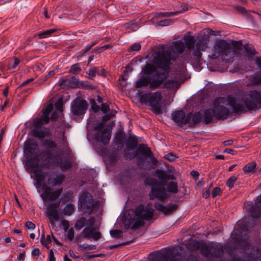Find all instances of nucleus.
<instances>
[{
    "instance_id": "4468645a",
    "label": "nucleus",
    "mask_w": 261,
    "mask_h": 261,
    "mask_svg": "<svg viewBox=\"0 0 261 261\" xmlns=\"http://www.w3.org/2000/svg\"><path fill=\"white\" fill-rule=\"evenodd\" d=\"M246 209L254 219L258 218L261 214V195L257 197L255 204L251 202H245Z\"/></svg>"
},
{
    "instance_id": "5701e85b",
    "label": "nucleus",
    "mask_w": 261,
    "mask_h": 261,
    "mask_svg": "<svg viewBox=\"0 0 261 261\" xmlns=\"http://www.w3.org/2000/svg\"><path fill=\"white\" fill-rule=\"evenodd\" d=\"M203 114V122L205 124H209L212 122L215 117V113L213 108L207 109L204 111Z\"/></svg>"
},
{
    "instance_id": "680f3d73",
    "label": "nucleus",
    "mask_w": 261,
    "mask_h": 261,
    "mask_svg": "<svg viewBox=\"0 0 261 261\" xmlns=\"http://www.w3.org/2000/svg\"><path fill=\"white\" fill-rule=\"evenodd\" d=\"M100 109L103 113H106L109 110V107L105 103H102Z\"/></svg>"
},
{
    "instance_id": "c9c22d12",
    "label": "nucleus",
    "mask_w": 261,
    "mask_h": 261,
    "mask_svg": "<svg viewBox=\"0 0 261 261\" xmlns=\"http://www.w3.org/2000/svg\"><path fill=\"white\" fill-rule=\"evenodd\" d=\"M40 242L42 245L45 246L47 249L49 248L48 244L51 242V238L49 235H47L46 237H45L44 233L41 235Z\"/></svg>"
},
{
    "instance_id": "bb28decb",
    "label": "nucleus",
    "mask_w": 261,
    "mask_h": 261,
    "mask_svg": "<svg viewBox=\"0 0 261 261\" xmlns=\"http://www.w3.org/2000/svg\"><path fill=\"white\" fill-rule=\"evenodd\" d=\"M35 126L33 130V135L39 139H43L47 136L48 129L46 128H41L40 126Z\"/></svg>"
},
{
    "instance_id": "de8ad7c7",
    "label": "nucleus",
    "mask_w": 261,
    "mask_h": 261,
    "mask_svg": "<svg viewBox=\"0 0 261 261\" xmlns=\"http://www.w3.org/2000/svg\"><path fill=\"white\" fill-rule=\"evenodd\" d=\"M180 12H161L159 13L160 16L165 17V16H171L176 15L179 14Z\"/></svg>"
},
{
    "instance_id": "ddd939ff",
    "label": "nucleus",
    "mask_w": 261,
    "mask_h": 261,
    "mask_svg": "<svg viewBox=\"0 0 261 261\" xmlns=\"http://www.w3.org/2000/svg\"><path fill=\"white\" fill-rule=\"evenodd\" d=\"M94 218L90 217L89 219L88 224L83 229V238L90 239L97 241L101 238V233L97 231L96 228L93 227Z\"/></svg>"
},
{
    "instance_id": "39448f33",
    "label": "nucleus",
    "mask_w": 261,
    "mask_h": 261,
    "mask_svg": "<svg viewBox=\"0 0 261 261\" xmlns=\"http://www.w3.org/2000/svg\"><path fill=\"white\" fill-rule=\"evenodd\" d=\"M153 213L151 209L140 204L136 208V211L129 210L123 214L122 220L125 228L136 230L144 225V220H149L153 217Z\"/></svg>"
},
{
    "instance_id": "49530a36",
    "label": "nucleus",
    "mask_w": 261,
    "mask_h": 261,
    "mask_svg": "<svg viewBox=\"0 0 261 261\" xmlns=\"http://www.w3.org/2000/svg\"><path fill=\"white\" fill-rule=\"evenodd\" d=\"M164 158L170 162H174L177 159V157L173 153L171 152L166 154Z\"/></svg>"
},
{
    "instance_id": "4d7b16f0",
    "label": "nucleus",
    "mask_w": 261,
    "mask_h": 261,
    "mask_svg": "<svg viewBox=\"0 0 261 261\" xmlns=\"http://www.w3.org/2000/svg\"><path fill=\"white\" fill-rule=\"evenodd\" d=\"M220 192H221L220 188L215 187L212 191V197L213 198L217 197L218 195H219Z\"/></svg>"
},
{
    "instance_id": "0e129e2a",
    "label": "nucleus",
    "mask_w": 261,
    "mask_h": 261,
    "mask_svg": "<svg viewBox=\"0 0 261 261\" xmlns=\"http://www.w3.org/2000/svg\"><path fill=\"white\" fill-rule=\"evenodd\" d=\"M19 63L20 60L17 58H15L10 68L12 69H15L19 65Z\"/></svg>"
},
{
    "instance_id": "1a4fd4ad",
    "label": "nucleus",
    "mask_w": 261,
    "mask_h": 261,
    "mask_svg": "<svg viewBox=\"0 0 261 261\" xmlns=\"http://www.w3.org/2000/svg\"><path fill=\"white\" fill-rule=\"evenodd\" d=\"M113 114H106L101 118V121L95 126L96 130L95 139L96 140L102 143L103 144H107L109 143L111 137V130L109 127H105L104 123L107 121L110 120Z\"/></svg>"
},
{
    "instance_id": "20e7f679",
    "label": "nucleus",
    "mask_w": 261,
    "mask_h": 261,
    "mask_svg": "<svg viewBox=\"0 0 261 261\" xmlns=\"http://www.w3.org/2000/svg\"><path fill=\"white\" fill-rule=\"evenodd\" d=\"M141 72L146 75L142 76L139 80L136 82L135 87L136 88L148 85L149 86L151 89L158 88L169 76L168 71L163 70L160 72L156 70L153 65L148 63L142 69Z\"/></svg>"
},
{
    "instance_id": "2eb2a0df",
    "label": "nucleus",
    "mask_w": 261,
    "mask_h": 261,
    "mask_svg": "<svg viewBox=\"0 0 261 261\" xmlns=\"http://www.w3.org/2000/svg\"><path fill=\"white\" fill-rule=\"evenodd\" d=\"M88 104L85 100L76 99L71 103V111L74 115L84 114L88 108Z\"/></svg>"
},
{
    "instance_id": "4be33fe9",
    "label": "nucleus",
    "mask_w": 261,
    "mask_h": 261,
    "mask_svg": "<svg viewBox=\"0 0 261 261\" xmlns=\"http://www.w3.org/2000/svg\"><path fill=\"white\" fill-rule=\"evenodd\" d=\"M126 135L123 128L120 125V127L116 133H115V145L117 146L118 149L121 148L124 144Z\"/></svg>"
},
{
    "instance_id": "37998d69",
    "label": "nucleus",
    "mask_w": 261,
    "mask_h": 261,
    "mask_svg": "<svg viewBox=\"0 0 261 261\" xmlns=\"http://www.w3.org/2000/svg\"><path fill=\"white\" fill-rule=\"evenodd\" d=\"M173 22V20L171 19H164L159 21L156 23V24L159 26L165 27L172 24Z\"/></svg>"
},
{
    "instance_id": "3c124183",
    "label": "nucleus",
    "mask_w": 261,
    "mask_h": 261,
    "mask_svg": "<svg viewBox=\"0 0 261 261\" xmlns=\"http://www.w3.org/2000/svg\"><path fill=\"white\" fill-rule=\"evenodd\" d=\"M130 48L131 51H138L141 49V45L140 43H135L133 44Z\"/></svg>"
},
{
    "instance_id": "f03ea898",
    "label": "nucleus",
    "mask_w": 261,
    "mask_h": 261,
    "mask_svg": "<svg viewBox=\"0 0 261 261\" xmlns=\"http://www.w3.org/2000/svg\"><path fill=\"white\" fill-rule=\"evenodd\" d=\"M174 168L171 167L169 171L162 169H157L155 170L154 175L160 180L158 182L152 177L146 178L144 181L146 185L149 186L151 191L149 194V198L151 200L156 199L161 201H163L167 199L168 195L166 192L164 184H166L169 180H172L167 185V190L169 193L176 194L178 191L177 184L173 181L176 179L173 174L170 172L173 171Z\"/></svg>"
},
{
    "instance_id": "e433bc0d",
    "label": "nucleus",
    "mask_w": 261,
    "mask_h": 261,
    "mask_svg": "<svg viewBox=\"0 0 261 261\" xmlns=\"http://www.w3.org/2000/svg\"><path fill=\"white\" fill-rule=\"evenodd\" d=\"M256 164L254 162H251L246 164L243 168L245 173H249L252 172L255 168Z\"/></svg>"
},
{
    "instance_id": "2f4dec72",
    "label": "nucleus",
    "mask_w": 261,
    "mask_h": 261,
    "mask_svg": "<svg viewBox=\"0 0 261 261\" xmlns=\"http://www.w3.org/2000/svg\"><path fill=\"white\" fill-rule=\"evenodd\" d=\"M49 120L48 115L43 114L40 118H37L34 122V125L36 126H41L43 123L47 124Z\"/></svg>"
},
{
    "instance_id": "603ef678",
    "label": "nucleus",
    "mask_w": 261,
    "mask_h": 261,
    "mask_svg": "<svg viewBox=\"0 0 261 261\" xmlns=\"http://www.w3.org/2000/svg\"><path fill=\"white\" fill-rule=\"evenodd\" d=\"M91 103L92 105L91 109L93 110V111L94 112H97L99 111V110H100V107L96 103L95 100L94 99H91Z\"/></svg>"
},
{
    "instance_id": "473e14b6",
    "label": "nucleus",
    "mask_w": 261,
    "mask_h": 261,
    "mask_svg": "<svg viewBox=\"0 0 261 261\" xmlns=\"http://www.w3.org/2000/svg\"><path fill=\"white\" fill-rule=\"evenodd\" d=\"M138 152L136 149L126 148L124 153V156L126 160H131L137 156Z\"/></svg>"
},
{
    "instance_id": "393cba45",
    "label": "nucleus",
    "mask_w": 261,
    "mask_h": 261,
    "mask_svg": "<svg viewBox=\"0 0 261 261\" xmlns=\"http://www.w3.org/2000/svg\"><path fill=\"white\" fill-rule=\"evenodd\" d=\"M47 215L55 221L59 220V212L56 208V206L54 204L50 203L48 205Z\"/></svg>"
},
{
    "instance_id": "9d476101",
    "label": "nucleus",
    "mask_w": 261,
    "mask_h": 261,
    "mask_svg": "<svg viewBox=\"0 0 261 261\" xmlns=\"http://www.w3.org/2000/svg\"><path fill=\"white\" fill-rule=\"evenodd\" d=\"M224 254L223 246L219 244L201 243V254L205 257L220 258Z\"/></svg>"
},
{
    "instance_id": "338daca9",
    "label": "nucleus",
    "mask_w": 261,
    "mask_h": 261,
    "mask_svg": "<svg viewBox=\"0 0 261 261\" xmlns=\"http://www.w3.org/2000/svg\"><path fill=\"white\" fill-rule=\"evenodd\" d=\"M83 247L84 249L89 250H93L96 248V246L95 245H88V244H84L83 245Z\"/></svg>"
},
{
    "instance_id": "c03bdc74",
    "label": "nucleus",
    "mask_w": 261,
    "mask_h": 261,
    "mask_svg": "<svg viewBox=\"0 0 261 261\" xmlns=\"http://www.w3.org/2000/svg\"><path fill=\"white\" fill-rule=\"evenodd\" d=\"M237 180V177L234 176H232L229 177L226 181V185L230 189H231L234 185V183Z\"/></svg>"
},
{
    "instance_id": "b1692460",
    "label": "nucleus",
    "mask_w": 261,
    "mask_h": 261,
    "mask_svg": "<svg viewBox=\"0 0 261 261\" xmlns=\"http://www.w3.org/2000/svg\"><path fill=\"white\" fill-rule=\"evenodd\" d=\"M53 163L55 165H61L62 170L69 169L71 167V164L69 161H63V158L59 155H55L53 158Z\"/></svg>"
},
{
    "instance_id": "13d9d810",
    "label": "nucleus",
    "mask_w": 261,
    "mask_h": 261,
    "mask_svg": "<svg viewBox=\"0 0 261 261\" xmlns=\"http://www.w3.org/2000/svg\"><path fill=\"white\" fill-rule=\"evenodd\" d=\"M74 232L73 228L69 229L67 233V238L70 241H72L74 239Z\"/></svg>"
},
{
    "instance_id": "58836bf2",
    "label": "nucleus",
    "mask_w": 261,
    "mask_h": 261,
    "mask_svg": "<svg viewBox=\"0 0 261 261\" xmlns=\"http://www.w3.org/2000/svg\"><path fill=\"white\" fill-rule=\"evenodd\" d=\"M82 68L80 67L79 63L72 65L69 70V72L74 74H78L81 73Z\"/></svg>"
},
{
    "instance_id": "c756f323",
    "label": "nucleus",
    "mask_w": 261,
    "mask_h": 261,
    "mask_svg": "<svg viewBox=\"0 0 261 261\" xmlns=\"http://www.w3.org/2000/svg\"><path fill=\"white\" fill-rule=\"evenodd\" d=\"M243 49L248 57H252L257 54L254 46L252 44L246 43L243 45Z\"/></svg>"
},
{
    "instance_id": "7c9ffc66",
    "label": "nucleus",
    "mask_w": 261,
    "mask_h": 261,
    "mask_svg": "<svg viewBox=\"0 0 261 261\" xmlns=\"http://www.w3.org/2000/svg\"><path fill=\"white\" fill-rule=\"evenodd\" d=\"M187 247L189 249L192 251L200 249L201 251V243L200 244L198 241L191 239L188 242Z\"/></svg>"
},
{
    "instance_id": "a878e982",
    "label": "nucleus",
    "mask_w": 261,
    "mask_h": 261,
    "mask_svg": "<svg viewBox=\"0 0 261 261\" xmlns=\"http://www.w3.org/2000/svg\"><path fill=\"white\" fill-rule=\"evenodd\" d=\"M27 158V160L25 162V165L27 167L38 170L37 168L39 166V161L38 155Z\"/></svg>"
},
{
    "instance_id": "f3484780",
    "label": "nucleus",
    "mask_w": 261,
    "mask_h": 261,
    "mask_svg": "<svg viewBox=\"0 0 261 261\" xmlns=\"http://www.w3.org/2000/svg\"><path fill=\"white\" fill-rule=\"evenodd\" d=\"M103 160L106 168L109 171H113L114 169V150L111 147L106 150L102 155Z\"/></svg>"
},
{
    "instance_id": "4c0bfd02",
    "label": "nucleus",
    "mask_w": 261,
    "mask_h": 261,
    "mask_svg": "<svg viewBox=\"0 0 261 261\" xmlns=\"http://www.w3.org/2000/svg\"><path fill=\"white\" fill-rule=\"evenodd\" d=\"M86 222V219L85 217H82L78 220L74 225L76 230H81L85 226Z\"/></svg>"
},
{
    "instance_id": "052dcab7",
    "label": "nucleus",
    "mask_w": 261,
    "mask_h": 261,
    "mask_svg": "<svg viewBox=\"0 0 261 261\" xmlns=\"http://www.w3.org/2000/svg\"><path fill=\"white\" fill-rule=\"evenodd\" d=\"M10 105V102L9 99H7L4 103L0 106V111H3L5 108Z\"/></svg>"
},
{
    "instance_id": "e2e57ef3",
    "label": "nucleus",
    "mask_w": 261,
    "mask_h": 261,
    "mask_svg": "<svg viewBox=\"0 0 261 261\" xmlns=\"http://www.w3.org/2000/svg\"><path fill=\"white\" fill-rule=\"evenodd\" d=\"M72 197V194L70 192H67L64 195V199L65 201H69Z\"/></svg>"
},
{
    "instance_id": "5fc2aeb1",
    "label": "nucleus",
    "mask_w": 261,
    "mask_h": 261,
    "mask_svg": "<svg viewBox=\"0 0 261 261\" xmlns=\"http://www.w3.org/2000/svg\"><path fill=\"white\" fill-rule=\"evenodd\" d=\"M234 9H235L237 11L242 14H245L246 13V9L242 6H233Z\"/></svg>"
},
{
    "instance_id": "79ce46f5",
    "label": "nucleus",
    "mask_w": 261,
    "mask_h": 261,
    "mask_svg": "<svg viewBox=\"0 0 261 261\" xmlns=\"http://www.w3.org/2000/svg\"><path fill=\"white\" fill-rule=\"evenodd\" d=\"M261 84V74L255 75L252 77L251 85L257 86Z\"/></svg>"
},
{
    "instance_id": "cd10ccee",
    "label": "nucleus",
    "mask_w": 261,
    "mask_h": 261,
    "mask_svg": "<svg viewBox=\"0 0 261 261\" xmlns=\"http://www.w3.org/2000/svg\"><path fill=\"white\" fill-rule=\"evenodd\" d=\"M185 45L186 47L191 49L194 48L195 45L198 41V40H196L193 36L185 35L184 36Z\"/></svg>"
},
{
    "instance_id": "6e6552de",
    "label": "nucleus",
    "mask_w": 261,
    "mask_h": 261,
    "mask_svg": "<svg viewBox=\"0 0 261 261\" xmlns=\"http://www.w3.org/2000/svg\"><path fill=\"white\" fill-rule=\"evenodd\" d=\"M237 54V51L228 42L220 40L215 43L211 58L216 59L220 56L223 61L230 63L233 62Z\"/></svg>"
},
{
    "instance_id": "423d86ee",
    "label": "nucleus",
    "mask_w": 261,
    "mask_h": 261,
    "mask_svg": "<svg viewBox=\"0 0 261 261\" xmlns=\"http://www.w3.org/2000/svg\"><path fill=\"white\" fill-rule=\"evenodd\" d=\"M185 45L183 42L176 41L171 45L168 50L160 54L153 59V62L157 67L167 71L172 62L176 61L178 55L185 50Z\"/></svg>"
},
{
    "instance_id": "9b49d317",
    "label": "nucleus",
    "mask_w": 261,
    "mask_h": 261,
    "mask_svg": "<svg viewBox=\"0 0 261 261\" xmlns=\"http://www.w3.org/2000/svg\"><path fill=\"white\" fill-rule=\"evenodd\" d=\"M210 38L208 35H204L198 38V41L193 48V59L196 63H200L202 55L201 51H204L208 47Z\"/></svg>"
},
{
    "instance_id": "f8f14e48",
    "label": "nucleus",
    "mask_w": 261,
    "mask_h": 261,
    "mask_svg": "<svg viewBox=\"0 0 261 261\" xmlns=\"http://www.w3.org/2000/svg\"><path fill=\"white\" fill-rule=\"evenodd\" d=\"M79 204L81 208L85 209L86 212L91 213L94 209L95 202L91 194L88 192H84L79 197Z\"/></svg>"
},
{
    "instance_id": "a211bd4d",
    "label": "nucleus",
    "mask_w": 261,
    "mask_h": 261,
    "mask_svg": "<svg viewBox=\"0 0 261 261\" xmlns=\"http://www.w3.org/2000/svg\"><path fill=\"white\" fill-rule=\"evenodd\" d=\"M162 99L161 93L159 92H154L151 94L149 100V105L153 109V111L155 114H159L161 112V106L160 102Z\"/></svg>"
},
{
    "instance_id": "c85d7f7f",
    "label": "nucleus",
    "mask_w": 261,
    "mask_h": 261,
    "mask_svg": "<svg viewBox=\"0 0 261 261\" xmlns=\"http://www.w3.org/2000/svg\"><path fill=\"white\" fill-rule=\"evenodd\" d=\"M151 96L150 93H145L144 94L138 92V97L139 99H134V102L139 103L140 105V102L142 103H147L149 102L150 97Z\"/></svg>"
},
{
    "instance_id": "f257e3e1",
    "label": "nucleus",
    "mask_w": 261,
    "mask_h": 261,
    "mask_svg": "<svg viewBox=\"0 0 261 261\" xmlns=\"http://www.w3.org/2000/svg\"><path fill=\"white\" fill-rule=\"evenodd\" d=\"M261 105V92L254 90L250 91L245 99H239L232 95L225 97H218L213 101V109L216 118L225 120L229 115H241L247 111H251Z\"/></svg>"
},
{
    "instance_id": "864d4df0",
    "label": "nucleus",
    "mask_w": 261,
    "mask_h": 261,
    "mask_svg": "<svg viewBox=\"0 0 261 261\" xmlns=\"http://www.w3.org/2000/svg\"><path fill=\"white\" fill-rule=\"evenodd\" d=\"M113 46L111 44H106L105 45H103L101 47H97L96 48V50L98 53H101L104 50H106L107 49H109L110 48H112Z\"/></svg>"
},
{
    "instance_id": "774afa93",
    "label": "nucleus",
    "mask_w": 261,
    "mask_h": 261,
    "mask_svg": "<svg viewBox=\"0 0 261 261\" xmlns=\"http://www.w3.org/2000/svg\"><path fill=\"white\" fill-rule=\"evenodd\" d=\"M40 251L38 248H36L34 249L32 251V255L33 256H38L40 255Z\"/></svg>"
},
{
    "instance_id": "09e8293b",
    "label": "nucleus",
    "mask_w": 261,
    "mask_h": 261,
    "mask_svg": "<svg viewBox=\"0 0 261 261\" xmlns=\"http://www.w3.org/2000/svg\"><path fill=\"white\" fill-rule=\"evenodd\" d=\"M233 48L237 51V49H241L242 47H243V45L242 40L239 41H235L233 43Z\"/></svg>"
},
{
    "instance_id": "dca6fc26",
    "label": "nucleus",
    "mask_w": 261,
    "mask_h": 261,
    "mask_svg": "<svg viewBox=\"0 0 261 261\" xmlns=\"http://www.w3.org/2000/svg\"><path fill=\"white\" fill-rule=\"evenodd\" d=\"M24 153L26 158L38 155V146L35 141L28 140L24 143Z\"/></svg>"
},
{
    "instance_id": "a19ab883",
    "label": "nucleus",
    "mask_w": 261,
    "mask_h": 261,
    "mask_svg": "<svg viewBox=\"0 0 261 261\" xmlns=\"http://www.w3.org/2000/svg\"><path fill=\"white\" fill-rule=\"evenodd\" d=\"M178 86V82L176 80H168L164 84V87L167 88H171L176 87Z\"/></svg>"
},
{
    "instance_id": "ea45409f",
    "label": "nucleus",
    "mask_w": 261,
    "mask_h": 261,
    "mask_svg": "<svg viewBox=\"0 0 261 261\" xmlns=\"http://www.w3.org/2000/svg\"><path fill=\"white\" fill-rule=\"evenodd\" d=\"M56 31L55 29H50L46 30L44 32H41L38 34L39 39H43L48 37L51 34Z\"/></svg>"
},
{
    "instance_id": "72a5a7b5",
    "label": "nucleus",
    "mask_w": 261,
    "mask_h": 261,
    "mask_svg": "<svg viewBox=\"0 0 261 261\" xmlns=\"http://www.w3.org/2000/svg\"><path fill=\"white\" fill-rule=\"evenodd\" d=\"M44 146L49 151H53L57 148V145L55 142L50 140H46L44 143Z\"/></svg>"
},
{
    "instance_id": "8fccbe9b",
    "label": "nucleus",
    "mask_w": 261,
    "mask_h": 261,
    "mask_svg": "<svg viewBox=\"0 0 261 261\" xmlns=\"http://www.w3.org/2000/svg\"><path fill=\"white\" fill-rule=\"evenodd\" d=\"M53 104H48L47 107L44 109L43 111V114L48 115H49L50 113L53 110Z\"/></svg>"
},
{
    "instance_id": "6e6d98bb",
    "label": "nucleus",
    "mask_w": 261,
    "mask_h": 261,
    "mask_svg": "<svg viewBox=\"0 0 261 261\" xmlns=\"http://www.w3.org/2000/svg\"><path fill=\"white\" fill-rule=\"evenodd\" d=\"M56 109L59 111H62L63 103L61 99L58 100L55 104Z\"/></svg>"
},
{
    "instance_id": "7ed1b4c3",
    "label": "nucleus",
    "mask_w": 261,
    "mask_h": 261,
    "mask_svg": "<svg viewBox=\"0 0 261 261\" xmlns=\"http://www.w3.org/2000/svg\"><path fill=\"white\" fill-rule=\"evenodd\" d=\"M35 176V185L38 191L42 188L44 190L40 197L44 201L47 200L55 201L57 200L63 192V188H59L54 190L50 187L45 185L46 184L50 187H55L61 185L66 179L65 175L63 173H57L55 171L44 172L41 169L35 170L34 171Z\"/></svg>"
},
{
    "instance_id": "69168bd1",
    "label": "nucleus",
    "mask_w": 261,
    "mask_h": 261,
    "mask_svg": "<svg viewBox=\"0 0 261 261\" xmlns=\"http://www.w3.org/2000/svg\"><path fill=\"white\" fill-rule=\"evenodd\" d=\"M56 258L54 256V253L53 249H50L49 251V256H48V260L49 261H55Z\"/></svg>"
},
{
    "instance_id": "412c9836",
    "label": "nucleus",
    "mask_w": 261,
    "mask_h": 261,
    "mask_svg": "<svg viewBox=\"0 0 261 261\" xmlns=\"http://www.w3.org/2000/svg\"><path fill=\"white\" fill-rule=\"evenodd\" d=\"M154 207L158 211L161 212L165 215H168V214L176 211L177 208L178 204L176 203H169L166 206H164L162 204L158 203L155 204Z\"/></svg>"
},
{
    "instance_id": "a18cd8bd",
    "label": "nucleus",
    "mask_w": 261,
    "mask_h": 261,
    "mask_svg": "<svg viewBox=\"0 0 261 261\" xmlns=\"http://www.w3.org/2000/svg\"><path fill=\"white\" fill-rule=\"evenodd\" d=\"M96 67H92L88 70L87 73L89 75V78L92 79L96 75Z\"/></svg>"
},
{
    "instance_id": "f704fd0d",
    "label": "nucleus",
    "mask_w": 261,
    "mask_h": 261,
    "mask_svg": "<svg viewBox=\"0 0 261 261\" xmlns=\"http://www.w3.org/2000/svg\"><path fill=\"white\" fill-rule=\"evenodd\" d=\"M74 211V206L73 204H67L63 210V213L66 216H70Z\"/></svg>"
},
{
    "instance_id": "bf43d9fd",
    "label": "nucleus",
    "mask_w": 261,
    "mask_h": 261,
    "mask_svg": "<svg viewBox=\"0 0 261 261\" xmlns=\"http://www.w3.org/2000/svg\"><path fill=\"white\" fill-rule=\"evenodd\" d=\"M25 226L29 229H34L35 228V224L31 221H27L25 223Z\"/></svg>"
},
{
    "instance_id": "aec40b11",
    "label": "nucleus",
    "mask_w": 261,
    "mask_h": 261,
    "mask_svg": "<svg viewBox=\"0 0 261 261\" xmlns=\"http://www.w3.org/2000/svg\"><path fill=\"white\" fill-rule=\"evenodd\" d=\"M172 119L178 124H188L187 115L182 110L173 112L171 114Z\"/></svg>"
},
{
    "instance_id": "6ab92c4d",
    "label": "nucleus",
    "mask_w": 261,
    "mask_h": 261,
    "mask_svg": "<svg viewBox=\"0 0 261 261\" xmlns=\"http://www.w3.org/2000/svg\"><path fill=\"white\" fill-rule=\"evenodd\" d=\"M188 125L190 127H194L196 124L203 122V114L200 112L194 113L190 112L187 114Z\"/></svg>"
},
{
    "instance_id": "0eeeda50",
    "label": "nucleus",
    "mask_w": 261,
    "mask_h": 261,
    "mask_svg": "<svg viewBox=\"0 0 261 261\" xmlns=\"http://www.w3.org/2000/svg\"><path fill=\"white\" fill-rule=\"evenodd\" d=\"M126 147L127 149H137L138 151L142 154V156L137 158L138 165L140 166H143L145 162L143 159H149L151 164L153 166H158V161L153 155V152L147 145L140 144L138 145V139L136 136L130 135L126 140Z\"/></svg>"
}]
</instances>
